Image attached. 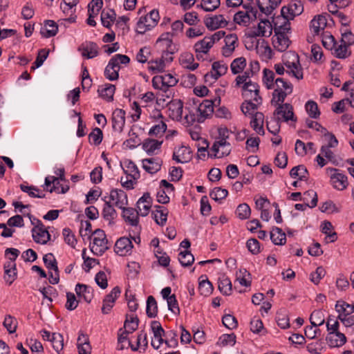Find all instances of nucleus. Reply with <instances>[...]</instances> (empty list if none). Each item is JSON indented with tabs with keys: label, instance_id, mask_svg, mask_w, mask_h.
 I'll return each mask as SVG.
<instances>
[{
	"label": "nucleus",
	"instance_id": "1",
	"mask_svg": "<svg viewBox=\"0 0 354 354\" xmlns=\"http://www.w3.org/2000/svg\"><path fill=\"white\" fill-rule=\"evenodd\" d=\"M220 97L215 98L214 101L212 100H205L196 109V113L189 112V114L186 115L185 118L186 120H190L193 122L196 121L199 123L203 122L207 117L212 115L214 113V106L216 103L218 104H220Z\"/></svg>",
	"mask_w": 354,
	"mask_h": 354
},
{
	"label": "nucleus",
	"instance_id": "2",
	"mask_svg": "<svg viewBox=\"0 0 354 354\" xmlns=\"http://www.w3.org/2000/svg\"><path fill=\"white\" fill-rule=\"evenodd\" d=\"M160 19L159 12L153 9L145 16L140 18L136 24V31L138 34H145L147 31L154 28Z\"/></svg>",
	"mask_w": 354,
	"mask_h": 354
},
{
	"label": "nucleus",
	"instance_id": "3",
	"mask_svg": "<svg viewBox=\"0 0 354 354\" xmlns=\"http://www.w3.org/2000/svg\"><path fill=\"white\" fill-rule=\"evenodd\" d=\"M92 235L93 239L91 250L94 254L101 256L109 248L106 234L103 230L97 229Z\"/></svg>",
	"mask_w": 354,
	"mask_h": 354
},
{
	"label": "nucleus",
	"instance_id": "4",
	"mask_svg": "<svg viewBox=\"0 0 354 354\" xmlns=\"http://www.w3.org/2000/svg\"><path fill=\"white\" fill-rule=\"evenodd\" d=\"M178 80L170 73L154 76L152 79V86L154 88L167 92L169 87L174 86Z\"/></svg>",
	"mask_w": 354,
	"mask_h": 354
},
{
	"label": "nucleus",
	"instance_id": "5",
	"mask_svg": "<svg viewBox=\"0 0 354 354\" xmlns=\"http://www.w3.org/2000/svg\"><path fill=\"white\" fill-rule=\"evenodd\" d=\"M304 11V6L299 0H291L288 6L281 8V13L284 19L292 20Z\"/></svg>",
	"mask_w": 354,
	"mask_h": 354
},
{
	"label": "nucleus",
	"instance_id": "6",
	"mask_svg": "<svg viewBox=\"0 0 354 354\" xmlns=\"http://www.w3.org/2000/svg\"><path fill=\"white\" fill-rule=\"evenodd\" d=\"M272 24L268 19H261L257 27H252L247 33L248 37H269L272 34Z\"/></svg>",
	"mask_w": 354,
	"mask_h": 354
},
{
	"label": "nucleus",
	"instance_id": "7",
	"mask_svg": "<svg viewBox=\"0 0 354 354\" xmlns=\"http://www.w3.org/2000/svg\"><path fill=\"white\" fill-rule=\"evenodd\" d=\"M242 95L245 99L253 100L257 104L262 102V98L259 95V86L251 80L242 86Z\"/></svg>",
	"mask_w": 354,
	"mask_h": 354
},
{
	"label": "nucleus",
	"instance_id": "8",
	"mask_svg": "<svg viewBox=\"0 0 354 354\" xmlns=\"http://www.w3.org/2000/svg\"><path fill=\"white\" fill-rule=\"evenodd\" d=\"M227 66L223 61L214 62L212 65V71L205 75V82L212 84L227 71Z\"/></svg>",
	"mask_w": 354,
	"mask_h": 354
},
{
	"label": "nucleus",
	"instance_id": "9",
	"mask_svg": "<svg viewBox=\"0 0 354 354\" xmlns=\"http://www.w3.org/2000/svg\"><path fill=\"white\" fill-rule=\"evenodd\" d=\"M274 115H277V122H279L281 120L284 122H288L289 120L295 122L297 120L293 112V107L289 103H285L276 107Z\"/></svg>",
	"mask_w": 354,
	"mask_h": 354
},
{
	"label": "nucleus",
	"instance_id": "10",
	"mask_svg": "<svg viewBox=\"0 0 354 354\" xmlns=\"http://www.w3.org/2000/svg\"><path fill=\"white\" fill-rule=\"evenodd\" d=\"M151 330L153 333L154 339L151 340V345L155 348L158 349L160 345L164 342L162 336L165 335V330L161 326V324L158 321H153L151 324ZM166 344H168V341H165Z\"/></svg>",
	"mask_w": 354,
	"mask_h": 354
},
{
	"label": "nucleus",
	"instance_id": "11",
	"mask_svg": "<svg viewBox=\"0 0 354 354\" xmlns=\"http://www.w3.org/2000/svg\"><path fill=\"white\" fill-rule=\"evenodd\" d=\"M328 171L333 172L330 175V179L333 187L338 190H344L348 185V178L346 175L339 172V169L335 168H328Z\"/></svg>",
	"mask_w": 354,
	"mask_h": 354
},
{
	"label": "nucleus",
	"instance_id": "12",
	"mask_svg": "<svg viewBox=\"0 0 354 354\" xmlns=\"http://www.w3.org/2000/svg\"><path fill=\"white\" fill-rule=\"evenodd\" d=\"M204 24L209 30H214L219 28L227 26L228 22L225 19L223 15H218L212 17H205Z\"/></svg>",
	"mask_w": 354,
	"mask_h": 354
},
{
	"label": "nucleus",
	"instance_id": "13",
	"mask_svg": "<svg viewBox=\"0 0 354 354\" xmlns=\"http://www.w3.org/2000/svg\"><path fill=\"white\" fill-rule=\"evenodd\" d=\"M110 202L113 201L114 205L119 208H124V205H127V195L122 189H112L110 192Z\"/></svg>",
	"mask_w": 354,
	"mask_h": 354
},
{
	"label": "nucleus",
	"instance_id": "14",
	"mask_svg": "<svg viewBox=\"0 0 354 354\" xmlns=\"http://www.w3.org/2000/svg\"><path fill=\"white\" fill-rule=\"evenodd\" d=\"M326 340L330 347H340L346 342V337L344 333L339 331L329 332Z\"/></svg>",
	"mask_w": 354,
	"mask_h": 354
},
{
	"label": "nucleus",
	"instance_id": "15",
	"mask_svg": "<svg viewBox=\"0 0 354 354\" xmlns=\"http://www.w3.org/2000/svg\"><path fill=\"white\" fill-rule=\"evenodd\" d=\"M125 124V111L115 109L112 115V127L115 131L122 132Z\"/></svg>",
	"mask_w": 354,
	"mask_h": 354
},
{
	"label": "nucleus",
	"instance_id": "16",
	"mask_svg": "<svg viewBox=\"0 0 354 354\" xmlns=\"http://www.w3.org/2000/svg\"><path fill=\"white\" fill-rule=\"evenodd\" d=\"M82 51V56L86 59H92L98 55V46L93 41H86L82 44L78 49Z\"/></svg>",
	"mask_w": 354,
	"mask_h": 354
},
{
	"label": "nucleus",
	"instance_id": "17",
	"mask_svg": "<svg viewBox=\"0 0 354 354\" xmlns=\"http://www.w3.org/2000/svg\"><path fill=\"white\" fill-rule=\"evenodd\" d=\"M133 248L132 242L127 237H121L115 244V252L120 255L125 256Z\"/></svg>",
	"mask_w": 354,
	"mask_h": 354
},
{
	"label": "nucleus",
	"instance_id": "18",
	"mask_svg": "<svg viewBox=\"0 0 354 354\" xmlns=\"http://www.w3.org/2000/svg\"><path fill=\"white\" fill-rule=\"evenodd\" d=\"M281 2V0H257V5L262 13L269 15Z\"/></svg>",
	"mask_w": 354,
	"mask_h": 354
},
{
	"label": "nucleus",
	"instance_id": "19",
	"mask_svg": "<svg viewBox=\"0 0 354 354\" xmlns=\"http://www.w3.org/2000/svg\"><path fill=\"white\" fill-rule=\"evenodd\" d=\"M162 163L159 158H146L142 160V167L147 172L153 174L160 170Z\"/></svg>",
	"mask_w": 354,
	"mask_h": 354
},
{
	"label": "nucleus",
	"instance_id": "20",
	"mask_svg": "<svg viewBox=\"0 0 354 354\" xmlns=\"http://www.w3.org/2000/svg\"><path fill=\"white\" fill-rule=\"evenodd\" d=\"M272 43L277 50L283 52L288 48L290 40L287 35H281V32H276L272 37Z\"/></svg>",
	"mask_w": 354,
	"mask_h": 354
},
{
	"label": "nucleus",
	"instance_id": "21",
	"mask_svg": "<svg viewBox=\"0 0 354 354\" xmlns=\"http://www.w3.org/2000/svg\"><path fill=\"white\" fill-rule=\"evenodd\" d=\"M192 158L189 148L181 146L178 150L174 151L172 159L178 163H185L189 161Z\"/></svg>",
	"mask_w": 354,
	"mask_h": 354
},
{
	"label": "nucleus",
	"instance_id": "22",
	"mask_svg": "<svg viewBox=\"0 0 354 354\" xmlns=\"http://www.w3.org/2000/svg\"><path fill=\"white\" fill-rule=\"evenodd\" d=\"M123 210L122 216L124 221L132 226H137L139 223L138 213L136 209L132 207L122 208Z\"/></svg>",
	"mask_w": 354,
	"mask_h": 354
},
{
	"label": "nucleus",
	"instance_id": "23",
	"mask_svg": "<svg viewBox=\"0 0 354 354\" xmlns=\"http://www.w3.org/2000/svg\"><path fill=\"white\" fill-rule=\"evenodd\" d=\"M257 19V16L255 14L251 15L247 12H244L243 11L237 12L234 16V21L243 26H248L251 21Z\"/></svg>",
	"mask_w": 354,
	"mask_h": 354
},
{
	"label": "nucleus",
	"instance_id": "24",
	"mask_svg": "<svg viewBox=\"0 0 354 354\" xmlns=\"http://www.w3.org/2000/svg\"><path fill=\"white\" fill-rule=\"evenodd\" d=\"M57 31L58 26L54 21L46 20L40 32L44 37L48 38L56 35Z\"/></svg>",
	"mask_w": 354,
	"mask_h": 354
},
{
	"label": "nucleus",
	"instance_id": "25",
	"mask_svg": "<svg viewBox=\"0 0 354 354\" xmlns=\"http://www.w3.org/2000/svg\"><path fill=\"white\" fill-rule=\"evenodd\" d=\"M263 119L264 115L261 112H256L254 115H252V119L250 122V125L252 128L259 134L263 135L264 129L263 127Z\"/></svg>",
	"mask_w": 354,
	"mask_h": 354
},
{
	"label": "nucleus",
	"instance_id": "26",
	"mask_svg": "<svg viewBox=\"0 0 354 354\" xmlns=\"http://www.w3.org/2000/svg\"><path fill=\"white\" fill-rule=\"evenodd\" d=\"M179 61L184 68H188L191 71H194L198 67V64L194 63V55L188 52L181 54Z\"/></svg>",
	"mask_w": 354,
	"mask_h": 354
},
{
	"label": "nucleus",
	"instance_id": "27",
	"mask_svg": "<svg viewBox=\"0 0 354 354\" xmlns=\"http://www.w3.org/2000/svg\"><path fill=\"white\" fill-rule=\"evenodd\" d=\"M270 239L274 245H283L286 242V234L281 228L274 227L270 232Z\"/></svg>",
	"mask_w": 354,
	"mask_h": 354
},
{
	"label": "nucleus",
	"instance_id": "28",
	"mask_svg": "<svg viewBox=\"0 0 354 354\" xmlns=\"http://www.w3.org/2000/svg\"><path fill=\"white\" fill-rule=\"evenodd\" d=\"M114 60H109L108 65L104 70V76L111 81L115 80L118 78L120 66H116Z\"/></svg>",
	"mask_w": 354,
	"mask_h": 354
},
{
	"label": "nucleus",
	"instance_id": "29",
	"mask_svg": "<svg viewBox=\"0 0 354 354\" xmlns=\"http://www.w3.org/2000/svg\"><path fill=\"white\" fill-rule=\"evenodd\" d=\"M115 87L113 84H106L102 86V88H99L97 92L99 93L101 97L106 100L108 102L113 100V95L115 93Z\"/></svg>",
	"mask_w": 354,
	"mask_h": 354
},
{
	"label": "nucleus",
	"instance_id": "30",
	"mask_svg": "<svg viewBox=\"0 0 354 354\" xmlns=\"http://www.w3.org/2000/svg\"><path fill=\"white\" fill-rule=\"evenodd\" d=\"M300 201H303L306 203V206L313 208L317 206L318 198L316 192L313 189L308 190L304 193L302 198H300Z\"/></svg>",
	"mask_w": 354,
	"mask_h": 354
},
{
	"label": "nucleus",
	"instance_id": "31",
	"mask_svg": "<svg viewBox=\"0 0 354 354\" xmlns=\"http://www.w3.org/2000/svg\"><path fill=\"white\" fill-rule=\"evenodd\" d=\"M162 141L147 138L142 142V149L149 154L151 155L156 149H160Z\"/></svg>",
	"mask_w": 354,
	"mask_h": 354
},
{
	"label": "nucleus",
	"instance_id": "32",
	"mask_svg": "<svg viewBox=\"0 0 354 354\" xmlns=\"http://www.w3.org/2000/svg\"><path fill=\"white\" fill-rule=\"evenodd\" d=\"M212 46V41L208 39L207 37H205L202 40L197 41L194 48L195 53H203L204 54H207Z\"/></svg>",
	"mask_w": 354,
	"mask_h": 354
},
{
	"label": "nucleus",
	"instance_id": "33",
	"mask_svg": "<svg viewBox=\"0 0 354 354\" xmlns=\"http://www.w3.org/2000/svg\"><path fill=\"white\" fill-rule=\"evenodd\" d=\"M327 20L325 17L318 15L311 21V28L313 32L318 35L321 30H324L326 26Z\"/></svg>",
	"mask_w": 354,
	"mask_h": 354
},
{
	"label": "nucleus",
	"instance_id": "34",
	"mask_svg": "<svg viewBox=\"0 0 354 354\" xmlns=\"http://www.w3.org/2000/svg\"><path fill=\"white\" fill-rule=\"evenodd\" d=\"M157 208L156 212H153L155 221L159 225L163 226L167 222L168 211L162 206H157Z\"/></svg>",
	"mask_w": 354,
	"mask_h": 354
},
{
	"label": "nucleus",
	"instance_id": "35",
	"mask_svg": "<svg viewBox=\"0 0 354 354\" xmlns=\"http://www.w3.org/2000/svg\"><path fill=\"white\" fill-rule=\"evenodd\" d=\"M308 171L306 167L302 165L294 167L290 171L292 178H298L300 180H306L308 178Z\"/></svg>",
	"mask_w": 354,
	"mask_h": 354
},
{
	"label": "nucleus",
	"instance_id": "36",
	"mask_svg": "<svg viewBox=\"0 0 354 354\" xmlns=\"http://www.w3.org/2000/svg\"><path fill=\"white\" fill-rule=\"evenodd\" d=\"M287 91L282 89L276 88L272 93V98L271 100V104L277 107L279 105H282L286 96L288 95Z\"/></svg>",
	"mask_w": 354,
	"mask_h": 354
},
{
	"label": "nucleus",
	"instance_id": "37",
	"mask_svg": "<svg viewBox=\"0 0 354 354\" xmlns=\"http://www.w3.org/2000/svg\"><path fill=\"white\" fill-rule=\"evenodd\" d=\"M221 5L220 0H201L200 4L196 8H201L205 12H213L216 10Z\"/></svg>",
	"mask_w": 354,
	"mask_h": 354
},
{
	"label": "nucleus",
	"instance_id": "38",
	"mask_svg": "<svg viewBox=\"0 0 354 354\" xmlns=\"http://www.w3.org/2000/svg\"><path fill=\"white\" fill-rule=\"evenodd\" d=\"M146 313L149 317L153 318L158 313V304L153 296H149L147 300Z\"/></svg>",
	"mask_w": 354,
	"mask_h": 354
},
{
	"label": "nucleus",
	"instance_id": "39",
	"mask_svg": "<svg viewBox=\"0 0 354 354\" xmlns=\"http://www.w3.org/2000/svg\"><path fill=\"white\" fill-rule=\"evenodd\" d=\"M246 66V59L243 57H238L230 64L232 73L234 75L241 73Z\"/></svg>",
	"mask_w": 354,
	"mask_h": 354
},
{
	"label": "nucleus",
	"instance_id": "40",
	"mask_svg": "<svg viewBox=\"0 0 354 354\" xmlns=\"http://www.w3.org/2000/svg\"><path fill=\"white\" fill-rule=\"evenodd\" d=\"M32 238L37 243L46 244L50 239V234L47 230H42L32 232Z\"/></svg>",
	"mask_w": 354,
	"mask_h": 354
},
{
	"label": "nucleus",
	"instance_id": "41",
	"mask_svg": "<svg viewBox=\"0 0 354 354\" xmlns=\"http://www.w3.org/2000/svg\"><path fill=\"white\" fill-rule=\"evenodd\" d=\"M218 289L225 295H230L232 293V283L229 278L223 276L218 280Z\"/></svg>",
	"mask_w": 354,
	"mask_h": 354
},
{
	"label": "nucleus",
	"instance_id": "42",
	"mask_svg": "<svg viewBox=\"0 0 354 354\" xmlns=\"http://www.w3.org/2000/svg\"><path fill=\"white\" fill-rule=\"evenodd\" d=\"M335 308L339 315H349L354 312V306L343 301H338L335 305Z\"/></svg>",
	"mask_w": 354,
	"mask_h": 354
},
{
	"label": "nucleus",
	"instance_id": "43",
	"mask_svg": "<svg viewBox=\"0 0 354 354\" xmlns=\"http://www.w3.org/2000/svg\"><path fill=\"white\" fill-rule=\"evenodd\" d=\"M117 213L113 207L111 205L110 201H106L103 210H102V216L103 218L109 221V223H111V221H113L116 217Z\"/></svg>",
	"mask_w": 354,
	"mask_h": 354
},
{
	"label": "nucleus",
	"instance_id": "44",
	"mask_svg": "<svg viewBox=\"0 0 354 354\" xmlns=\"http://www.w3.org/2000/svg\"><path fill=\"white\" fill-rule=\"evenodd\" d=\"M116 14L113 10H109L108 11L102 10L101 13V21L104 27L109 28L111 22L115 21Z\"/></svg>",
	"mask_w": 354,
	"mask_h": 354
},
{
	"label": "nucleus",
	"instance_id": "45",
	"mask_svg": "<svg viewBox=\"0 0 354 354\" xmlns=\"http://www.w3.org/2000/svg\"><path fill=\"white\" fill-rule=\"evenodd\" d=\"M178 260L184 267L190 266L194 261V255L188 250L182 251L178 254Z\"/></svg>",
	"mask_w": 354,
	"mask_h": 354
},
{
	"label": "nucleus",
	"instance_id": "46",
	"mask_svg": "<svg viewBox=\"0 0 354 354\" xmlns=\"http://www.w3.org/2000/svg\"><path fill=\"white\" fill-rule=\"evenodd\" d=\"M348 46L346 44L342 43L338 46H335L334 48V54L336 57L339 59H345L349 57L351 54V52L348 49Z\"/></svg>",
	"mask_w": 354,
	"mask_h": 354
},
{
	"label": "nucleus",
	"instance_id": "47",
	"mask_svg": "<svg viewBox=\"0 0 354 354\" xmlns=\"http://www.w3.org/2000/svg\"><path fill=\"white\" fill-rule=\"evenodd\" d=\"M139 319L137 316L127 315L126 320L124 322V328L128 332L133 333L136 330H137L138 326Z\"/></svg>",
	"mask_w": 354,
	"mask_h": 354
},
{
	"label": "nucleus",
	"instance_id": "48",
	"mask_svg": "<svg viewBox=\"0 0 354 354\" xmlns=\"http://www.w3.org/2000/svg\"><path fill=\"white\" fill-rule=\"evenodd\" d=\"M263 73V82L268 89H272L274 86V81L275 82L274 72L270 69L264 68Z\"/></svg>",
	"mask_w": 354,
	"mask_h": 354
},
{
	"label": "nucleus",
	"instance_id": "49",
	"mask_svg": "<svg viewBox=\"0 0 354 354\" xmlns=\"http://www.w3.org/2000/svg\"><path fill=\"white\" fill-rule=\"evenodd\" d=\"M198 290L201 295L207 297L212 292L213 286L207 279H202L199 281Z\"/></svg>",
	"mask_w": 354,
	"mask_h": 354
},
{
	"label": "nucleus",
	"instance_id": "50",
	"mask_svg": "<svg viewBox=\"0 0 354 354\" xmlns=\"http://www.w3.org/2000/svg\"><path fill=\"white\" fill-rule=\"evenodd\" d=\"M310 322L313 326H322L324 323L323 312L320 310H314L310 316Z\"/></svg>",
	"mask_w": 354,
	"mask_h": 354
},
{
	"label": "nucleus",
	"instance_id": "51",
	"mask_svg": "<svg viewBox=\"0 0 354 354\" xmlns=\"http://www.w3.org/2000/svg\"><path fill=\"white\" fill-rule=\"evenodd\" d=\"M50 342H52L53 348L57 353H59L63 349L64 338L60 333H53Z\"/></svg>",
	"mask_w": 354,
	"mask_h": 354
},
{
	"label": "nucleus",
	"instance_id": "52",
	"mask_svg": "<svg viewBox=\"0 0 354 354\" xmlns=\"http://www.w3.org/2000/svg\"><path fill=\"white\" fill-rule=\"evenodd\" d=\"M306 110L309 116L312 118L317 119L320 115V111L318 109L317 104L314 101L310 100L306 102Z\"/></svg>",
	"mask_w": 354,
	"mask_h": 354
},
{
	"label": "nucleus",
	"instance_id": "53",
	"mask_svg": "<svg viewBox=\"0 0 354 354\" xmlns=\"http://www.w3.org/2000/svg\"><path fill=\"white\" fill-rule=\"evenodd\" d=\"M43 261L48 269L53 270L54 272L58 271L57 262L52 253L45 254Z\"/></svg>",
	"mask_w": 354,
	"mask_h": 354
},
{
	"label": "nucleus",
	"instance_id": "54",
	"mask_svg": "<svg viewBox=\"0 0 354 354\" xmlns=\"http://www.w3.org/2000/svg\"><path fill=\"white\" fill-rule=\"evenodd\" d=\"M164 56L160 59L149 62V70L153 73L162 72L165 68Z\"/></svg>",
	"mask_w": 354,
	"mask_h": 354
},
{
	"label": "nucleus",
	"instance_id": "55",
	"mask_svg": "<svg viewBox=\"0 0 354 354\" xmlns=\"http://www.w3.org/2000/svg\"><path fill=\"white\" fill-rule=\"evenodd\" d=\"M129 138L124 142L123 145L129 149H134L140 145V139L138 138L137 134L133 132L132 129L129 131Z\"/></svg>",
	"mask_w": 354,
	"mask_h": 354
},
{
	"label": "nucleus",
	"instance_id": "56",
	"mask_svg": "<svg viewBox=\"0 0 354 354\" xmlns=\"http://www.w3.org/2000/svg\"><path fill=\"white\" fill-rule=\"evenodd\" d=\"M48 53H49L48 50L41 49L38 53L36 60L35 61L32 66H31V70L34 71L36 68L40 67L43 64L44 62L48 57Z\"/></svg>",
	"mask_w": 354,
	"mask_h": 354
},
{
	"label": "nucleus",
	"instance_id": "57",
	"mask_svg": "<svg viewBox=\"0 0 354 354\" xmlns=\"http://www.w3.org/2000/svg\"><path fill=\"white\" fill-rule=\"evenodd\" d=\"M88 138L91 143L95 145H99L103 138L102 131L100 128H95L93 131L88 135Z\"/></svg>",
	"mask_w": 354,
	"mask_h": 354
},
{
	"label": "nucleus",
	"instance_id": "58",
	"mask_svg": "<svg viewBox=\"0 0 354 354\" xmlns=\"http://www.w3.org/2000/svg\"><path fill=\"white\" fill-rule=\"evenodd\" d=\"M236 213L240 219L243 220L249 218L251 209L248 205L242 203L237 207Z\"/></svg>",
	"mask_w": 354,
	"mask_h": 354
},
{
	"label": "nucleus",
	"instance_id": "59",
	"mask_svg": "<svg viewBox=\"0 0 354 354\" xmlns=\"http://www.w3.org/2000/svg\"><path fill=\"white\" fill-rule=\"evenodd\" d=\"M228 192L225 189L221 187H215L209 194L210 197L216 201H218L223 200L227 197Z\"/></svg>",
	"mask_w": 354,
	"mask_h": 354
},
{
	"label": "nucleus",
	"instance_id": "60",
	"mask_svg": "<svg viewBox=\"0 0 354 354\" xmlns=\"http://www.w3.org/2000/svg\"><path fill=\"white\" fill-rule=\"evenodd\" d=\"M89 287L84 284L77 283L75 286L76 294L79 297H83L86 302H90L91 297H88V294H90Z\"/></svg>",
	"mask_w": 354,
	"mask_h": 354
},
{
	"label": "nucleus",
	"instance_id": "61",
	"mask_svg": "<svg viewBox=\"0 0 354 354\" xmlns=\"http://www.w3.org/2000/svg\"><path fill=\"white\" fill-rule=\"evenodd\" d=\"M236 343V335L234 333L224 334L220 337L218 344L225 346L228 344L234 346Z\"/></svg>",
	"mask_w": 354,
	"mask_h": 354
},
{
	"label": "nucleus",
	"instance_id": "62",
	"mask_svg": "<svg viewBox=\"0 0 354 354\" xmlns=\"http://www.w3.org/2000/svg\"><path fill=\"white\" fill-rule=\"evenodd\" d=\"M326 273V272L322 266L317 267L316 270L310 274L311 281L315 285H317L320 280L325 276Z\"/></svg>",
	"mask_w": 354,
	"mask_h": 354
},
{
	"label": "nucleus",
	"instance_id": "63",
	"mask_svg": "<svg viewBox=\"0 0 354 354\" xmlns=\"http://www.w3.org/2000/svg\"><path fill=\"white\" fill-rule=\"evenodd\" d=\"M167 130V124L161 121L158 124L151 128L149 131L150 136H160Z\"/></svg>",
	"mask_w": 354,
	"mask_h": 354
},
{
	"label": "nucleus",
	"instance_id": "64",
	"mask_svg": "<svg viewBox=\"0 0 354 354\" xmlns=\"http://www.w3.org/2000/svg\"><path fill=\"white\" fill-rule=\"evenodd\" d=\"M222 322L223 325L230 330L236 328L238 326V322L236 317L231 315H224Z\"/></svg>",
	"mask_w": 354,
	"mask_h": 354
}]
</instances>
